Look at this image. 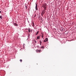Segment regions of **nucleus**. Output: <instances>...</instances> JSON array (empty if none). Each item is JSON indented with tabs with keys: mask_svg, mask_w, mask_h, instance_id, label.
<instances>
[{
	"mask_svg": "<svg viewBox=\"0 0 76 76\" xmlns=\"http://www.w3.org/2000/svg\"><path fill=\"white\" fill-rule=\"evenodd\" d=\"M31 30H30V29H28V31L29 32H31V31H30Z\"/></svg>",
	"mask_w": 76,
	"mask_h": 76,
	"instance_id": "obj_11",
	"label": "nucleus"
},
{
	"mask_svg": "<svg viewBox=\"0 0 76 76\" xmlns=\"http://www.w3.org/2000/svg\"><path fill=\"white\" fill-rule=\"evenodd\" d=\"M44 12H42V13H44L43 14H44V13H45V12H44V11H43Z\"/></svg>",
	"mask_w": 76,
	"mask_h": 76,
	"instance_id": "obj_17",
	"label": "nucleus"
},
{
	"mask_svg": "<svg viewBox=\"0 0 76 76\" xmlns=\"http://www.w3.org/2000/svg\"><path fill=\"white\" fill-rule=\"evenodd\" d=\"M47 41H48V38H46V39H45V40H44L43 42H46Z\"/></svg>",
	"mask_w": 76,
	"mask_h": 76,
	"instance_id": "obj_3",
	"label": "nucleus"
},
{
	"mask_svg": "<svg viewBox=\"0 0 76 76\" xmlns=\"http://www.w3.org/2000/svg\"><path fill=\"white\" fill-rule=\"evenodd\" d=\"M44 10L45 11L46 10H47V7H44Z\"/></svg>",
	"mask_w": 76,
	"mask_h": 76,
	"instance_id": "obj_8",
	"label": "nucleus"
},
{
	"mask_svg": "<svg viewBox=\"0 0 76 76\" xmlns=\"http://www.w3.org/2000/svg\"><path fill=\"white\" fill-rule=\"evenodd\" d=\"M36 7H35V9H36V10H38V8L37 7V3H36Z\"/></svg>",
	"mask_w": 76,
	"mask_h": 76,
	"instance_id": "obj_4",
	"label": "nucleus"
},
{
	"mask_svg": "<svg viewBox=\"0 0 76 76\" xmlns=\"http://www.w3.org/2000/svg\"><path fill=\"white\" fill-rule=\"evenodd\" d=\"M47 4L45 3L43 4V7H47Z\"/></svg>",
	"mask_w": 76,
	"mask_h": 76,
	"instance_id": "obj_1",
	"label": "nucleus"
},
{
	"mask_svg": "<svg viewBox=\"0 0 76 76\" xmlns=\"http://www.w3.org/2000/svg\"><path fill=\"white\" fill-rule=\"evenodd\" d=\"M42 37L43 39V38H44V34H43V33H42Z\"/></svg>",
	"mask_w": 76,
	"mask_h": 76,
	"instance_id": "obj_6",
	"label": "nucleus"
},
{
	"mask_svg": "<svg viewBox=\"0 0 76 76\" xmlns=\"http://www.w3.org/2000/svg\"><path fill=\"white\" fill-rule=\"evenodd\" d=\"M63 30L62 29V30H61V31H63Z\"/></svg>",
	"mask_w": 76,
	"mask_h": 76,
	"instance_id": "obj_23",
	"label": "nucleus"
},
{
	"mask_svg": "<svg viewBox=\"0 0 76 76\" xmlns=\"http://www.w3.org/2000/svg\"><path fill=\"white\" fill-rule=\"evenodd\" d=\"M0 13H1V11H0Z\"/></svg>",
	"mask_w": 76,
	"mask_h": 76,
	"instance_id": "obj_21",
	"label": "nucleus"
},
{
	"mask_svg": "<svg viewBox=\"0 0 76 76\" xmlns=\"http://www.w3.org/2000/svg\"><path fill=\"white\" fill-rule=\"evenodd\" d=\"M13 25H15V26H18V25L16 24V23H13Z\"/></svg>",
	"mask_w": 76,
	"mask_h": 76,
	"instance_id": "obj_7",
	"label": "nucleus"
},
{
	"mask_svg": "<svg viewBox=\"0 0 76 76\" xmlns=\"http://www.w3.org/2000/svg\"><path fill=\"white\" fill-rule=\"evenodd\" d=\"M39 46L38 45L37 46V48H39Z\"/></svg>",
	"mask_w": 76,
	"mask_h": 76,
	"instance_id": "obj_15",
	"label": "nucleus"
},
{
	"mask_svg": "<svg viewBox=\"0 0 76 76\" xmlns=\"http://www.w3.org/2000/svg\"><path fill=\"white\" fill-rule=\"evenodd\" d=\"M62 29H63V28H62Z\"/></svg>",
	"mask_w": 76,
	"mask_h": 76,
	"instance_id": "obj_24",
	"label": "nucleus"
},
{
	"mask_svg": "<svg viewBox=\"0 0 76 76\" xmlns=\"http://www.w3.org/2000/svg\"><path fill=\"white\" fill-rule=\"evenodd\" d=\"M41 48H44V46H42V47H41Z\"/></svg>",
	"mask_w": 76,
	"mask_h": 76,
	"instance_id": "obj_16",
	"label": "nucleus"
},
{
	"mask_svg": "<svg viewBox=\"0 0 76 76\" xmlns=\"http://www.w3.org/2000/svg\"><path fill=\"white\" fill-rule=\"evenodd\" d=\"M0 18H1V19H2V16L1 15L0 16Z\"/></svg>",
	"mask_w": 76,
	"mask_h": 76,
	"instance_id": "obj_12",
	"label": "nucleus"
},
{
	"mask_svg": "<svg viewBox=\"0 0 76 76\" xmlns=\"http://www.w3.org/2000/svg\"><path fill=\"white\" fill-rule=\"evenodd\" d=\"M20 62H22V59H20Z\"/></svg>",
	"mask_w": 76,
	"mask_h": 76,
	"instance_id": "obj_14",
	"label": "nucleus"
},
{
	"mask_svg": "<svg viewBox=\"0 0 76 76\" xmlns=\"http://www.w3.org/2000/svg\"><path fill=\"white\" fill-rule=\"evenodd\" d=\"M39 31H38L37 32L36 34V35H38V32H39Z\"/></svg>",
	"mask_w": 76,
	"mask_h": 76,
	"instance_id": "obj_10",
	"label": "nucleus"
},
{
	"mask_svg": "<svg viewBox=\"0 0 76 76\" xmlns=\"http://www.w3.org/2000/svg\"><path fill=\"white\" fill-rule=\"evenodd\" d=\"M36 17V14H35V15H34V17Z\"/></svg>",
	"mask_w": 76,
	"mask_h": 76,
	"instance_id": "obj_19",
	"label": "nucleus"
},
{
	"mask_svg": "<svg viewBox=\"0 0 76 76\" xmlns=\"http://www.w3.org/2000/svg\"><path fill=\"white\" fill-rule=\"evenodd\" d=\"M36 53H40V52H41V50H38L37 49L36 50Z\"/></svg>",
	"mask_w": 76,
	"mask_h": 76,
	"instance_id": "obj_2",
	"label": "nucleus"
},
{
	"mask_svg": "<svg viewBox=\"0 0 76 76\" xmlns=\"http://www.w3.org/2000/svg\"><path fill=\"white\" fill-rule=\"evenodd\" d=\"M39 42H40V45H41V44H42V42L41 41H39Z\"/></svg>",
	"mask_w": 76,
	"mask_h": 76,
	"instance_id": "obj_9",
	"label": "nucleus"
},
{
	"mask_svg": "<svg viewBox=\"0 0 76 76\" xmlns=\"http://www.w3.org/2000/svg\"><path fill=\"white\" fill-rule=\"evenodd\" d=\"M34 42L35 43H36L37 42V41H35V40H34Z\"/></svg>",
	"mask_w": 76,
	"mask_h": 76,
	"instance_id": "obj_18",
	"label": "nucleus"
},
{
	"mask_svg": "<svg viewBox=\"0 0 76 76\" xmlns=\"http://www.w3.org/2000/svg\"><path fill=\"white\" fill-rule=\"evenodd\" d=\"M32 23H33V25H34V22H33Z\"/></svg>",
	"mask_w": 76,
	"mask_h": 76,
	"instance_id": "obj_22",
	"label": "nucleus"
},
{
	"mask_svg": "<svg viewBox=\"0 0 76 76\" xmlns=\"http://www.w3.org/2000/svg\"><path fill=\"white\" fill-rule=\"evenodd\" d=\"M24 45H25V44H23V46H24Z\"/></svg>",
	"mask_w": 76,
	"mask_h": 76,
	"instance_id": "obj_20",
	"label": "nucleus"
},
{
	"mask_svg": "<svg viewBox=\"0 0 76 76\" xmlns=\"http://www.w3.org/2000/svg\"><path fill=\"white\" fill-rule=\"evenodd\" d=\"M27 39H28V38Z\"/></svg>",
	"mask_w": 76,
	"mask_h": 76,
	"instance_id": "obj_25",
	"label": "nucleus"
},
{
	"mask_svg": "<svg viewBox=\"0 0 76 76\" xmlns=\"http://www.w3.org/2000/svg\"><path fill=\"white\" fill-rule=\"evenodd\" d=\"M40 37H41V35H40V36H38L37 37V39H40V38H39Z\"/></svg>",
	"mask_w": 76,
	"mask_h": 76,
	"instance_id": "obj_5",
	"label": "nucleus"
},
{
	"mask_svg": "<svg viewBox=\"0 0 76 76\" xmlns=\"http://www.w3.org/2000/svg\"><path fill=\"white\" fill-rule=\"evenodd\" d=\"M25 8H26V9H27V6L25 5Z\"/></svg>",
	"mask_w": 76,
	"mask_h": 76,
	"instance_id": "obj_13",
	"label": "nucleus"
}]
</instances>
